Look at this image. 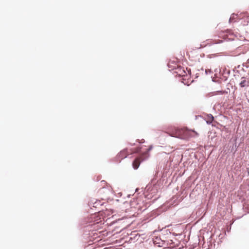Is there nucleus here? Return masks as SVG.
<instances>
[{"label":"nucleus","instance_id":"1","mask_svg":"<svg viewBox=\"0 0 249 249\" xmlns=\"http://www.w3.org/2000/svg\"><path fill=\"white\" fill-rule=\"evenodd\" d=\"M140 151V148L127 149L125 148L121 151L116 157V159L117 161H120L122 160L125 158L129 154H132L139 152Z\"/></svg>","mask_w":249,"mask_h":249},{"label":"nucleus","instance_id":"2","mask_svg":"<svg viewBox=\"0 0 249 249\" xmlns=\"http://www.w3.org/2000/svg\"><path fill=\"white\" fill-rule=\"evenodd\" d=\"M151 150V147H149L148 149L143 153H142L140 156L137 157L133 162L132 165L135 169H137L140 166L141 161L144 160L149 157V151Z\"/></svg>","mask_w":249,"mask_h":249},{"label":"nucleus","instance_id":"3","mask_svg":"<svg viewBox=\"0 0 249 249\" xmlns=\"http://www.w3.org/2000/svg\"><path fill=\"white\" fill-rule=\"evenodd\" d=\"M218 36L220 38L227 40H232L234 38V34L230 30L220 32L218 34Z\"/></svg>","mask_w":249,"mask_h":249},{"label":"nucleus","instance_id":"4","mask_svg":"<svg viewBox=\"0 0 249 249\" xmlns=\"http://www.w3.org/2000/svg\"><path fill=\"white\" fill-rule=\"evenodd\" d=\"M223 42V40L220 39H207L204 41L202 44H200V48H204L207 46H211L215 44H219Z\"/></svg>","mask_w":249,"mask_h":249},{"label":"nucleus","instance_id":"5","mask_svg":"<svg viewBox=\"0 0 249 249\" xmlns=\"http://www.w3.org/2000/svg\"><path fill=\"white\" fill-rule=\"evenodd\" d=\"M239 85L241 88L248 87L249 86V77L247 78L242 77L241 78V81L239 83Z\"/></svg>","mask_w":249,"mask_h":249},{"label":"nucleus","instance_id":"6","mask_svg":"<svg viewBox=\"0 0 249 249\" xmlns=\"http://www.w3.org/2000/svg\"><path fill=\"white\" fill-rule=\"evenodd\" d=\"M178 131H179V133L181 132V131H182V132L186 133V134H190L191 131H192L194 134V135H191L192 136L195 137V136H198V134L196 131H195V130H188V129H181V130H179L178 129Z\"/></svg>","mask_w":249,"mask_h":249},{"label":"nucleus","instance_id":"7","mask_svg":"<svg viewBox=\"0 0 249 249\" xmlns=\"http://www.w3.org/2000/svg\"><path fill=\"white\" fill-rule=\"evenodd\" d=\"M176 72L179 75V76H184L185 75V74L186 73V72L184 70H181V68L178 69V71H176Z\"/></svg>","mask_w":249,"mask_h":249},{"label":"nucleus","instance_id":"8","mask_svg":"<svg viewBox=\"0 0 249 249\" xmlns=\"http://www.w3.org/2000/svg\"><path fill=\"white\" fill-rule=\"evenodd\" d=\"M213 120V117L212 115L208 116V120L207 121L208 124H211Z\"/></svg>","mask_w":249,"mask_h":249},{"label":"nucleus","instance_id":"9","mask_svg":"<svg viewBox=\"0 0 249 249\" xmlns=\"http://www.w3.org/2000/svg\"><path fill=\"white\" fill-rule=\"evenodd\" d=\"M237 17V15H234V14H233L232 16V17H231L230 19V20H231V18H235V17Z\"/></svg>","mask_w":249,"mask_h":249},{"label":"nucleus","instance_id":"10","mask_svg":"<svg viewBox=\"0 0 249 249\" xmlns=\"http://www.w3.org/2000/svg\"><path fill=\"white\" fill-rule=\"evenodd\" d=\"M174 136V137H178V136H177V135H176V136L175 135V136Z\"/></svg>","mask_w":249,"mask_h":249}]
</instances>
